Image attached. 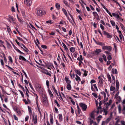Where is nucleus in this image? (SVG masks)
Instances as JSON below:
<instances>
[{
	"mask_svg": "<svg viewBox=\"0 0 125 125\" xmlns=\"http://www.w3.org/2000/svg\"><path fill=\"white\" fill-rule=\"evenodd\" d=\"M105 52L106 53V54H107L108 55L107 57V59L108 61L107 62V65H109V51H105Z\"/></svg>",
	"mask_w": 125,
	"mask_h": 125,
	"instance_id": "obj_13",
	"label": "nucleus"
},
{
	"mask_svg": "<svg viewBox=\"0 0 125 125\" xmlns=\"http://www.w3.org/2000/svg\"><path fill=\"white\" fill-rule=\"evenodd\" d=\"M29 84L30 86V87H31V89L33 91L35 92V90H34V88H33V87H32V85L31 84V83H29Z\"/></svg>",
	"mask_w": 125,
	"mask_h": 125,
	"instance_id": "obj_46",
	"label": "nucleus"
},
{
	"mask_svg": "<svg viewBox=\"0 0 125 125\" xmlns=\"http://www.w3.org/2000/svg\"><path fill=\"white\" fill-rule=\"evenodd\" d=\"M13 117L14 119L16 120H18V118L16 116V115H13Z\"/></svg>",
	"mask_w": 125,
	"mask_h": 125,
	"instance_id": "obj_58",
	"label": "nucleus"
},
{
	"mask_svg": "<svg viewBox=\"0 0 125 125\" xmlns=\"http://www.w3.org/2000/svg\"><path fill=\"white\" fill-rule=\"evenodd\" d=\"M98 79L99 81L98 83V86L100 87H102L103 86V80L102 78L100 76H99L98 77Z\"/></svg>",
	"mask_w": 125,
	"mask_h": 125,
	"instance_id": "obj_6",
	"label": "nucleus"
},
{
	"mask_svg": "<svg viewBox=\"0 0 125 125\" xmlns=\"http://www.w3.org/2000/svg\"><path fill=\"white\" fill-rule=\"evenodd\" d=\"M119 37L120 39L121 40H122V38L124 37L122 34H120V35H119Z\"/></svg>",
	"mask_w": 125,
	"mask_h": 125,
	"instance_id": "obj_60",
	"label": "nucleus"
},
{
	"mask_svg": "<svg viewBox=\"0 0 125 125\" xmlns=\"http://www.w3.org/2000/svg\"><path fill=\"white\" fill-rule=\"evenodd\" d=\"M17 115H21V112L19 111H17Z\"/></svg>",
	"mask_w": 125,
	"mask_h": 125,
	"instance_id": "obj_51",
	"label": "nucleus"
},
{
	"mask_svg": "<svg viewBox=\"0 0 125 125\" xmlns=\"http://www.w3.org/2000/svg\"><path fill=\"white\" fill-rule=\"evenodd\" d=\"M80 106L82 108L83 111H85L87 109V106L86 104L83 103H80L79 104Z\"/></svg>",
	"mask_w": 125,
	"mask_h": 125,
	"instance_id": "obj_7",
	"label": "nucleus"
},
{
	"mask_svg": "<svg viewBox=\"0 0 125 125\" xmlns=\"http://www.w3.org/2000/svg\"><path fill=\"white\" fill-rule=\"evenodd\" d=\"M105 92L103 91L101 92V94L103 95L104 97V104L105 107V108L104 109V114L106 115L107 113V110L109 106V100L108 101V103L106 102L108 100V97L109 95L108 94V91L106 89H105Z\"/></svg>",
	"mask_w": 125,
	"mask_h": 125,
	"instance_id": "obj_1",
	"label": "nucleus"
},
{
	"mask_svg": "<svg viewBox=\"0 0 125 125\" xmlns=\"http://www.w3.org/2000/svg\"><path fill=\"white\" fill-rule=\"evenodd\" d=\"M12 46L14 48V49L16 50L18 52H19V53H20V54H23L24 55L25 54L23 53L22 52H21L20 50H19V49H18L12 43Z\"/></svg>",
	"mask_w": 125,
	"mask_h": 125,
	"instance_id": "obj_9",
	"label": "nucleus"
},
{
	"mask_svg": "<svg viewBox=\"0 0 125 125\" xmlns=\"http://www.w3.org/2000/svg\"><path fill=\"white\" fill-rule=\"evenodd\" d=\"M48 91L50 96L52 98L53 97V94L51 90L50 89H48Z\"/></svg>",
	"mask_w": 125,
	"mask_h": 125,
	"instance_id": "obj_27",
	"label": "nucleus"
},
{
	"mask_svg": "<svg viewBox=\"0 0 125 125\" xmlns=\"http://www.w3.org/2000/svg\"><path fill=\"white\" fill-rule=\"evenodd\" d=\"M19 60H21L22 61H27V62H30L27 60L24 57L21 55L19 56Z\"/></svg>",
	"mask_w": 125,
	"mask_h": 125,
	"instance_id": "obj_12",
	"label": "nucleus"
},
{
	"mask_svg": "<svg viewBox=\"0 0 125 125\" xmlns=\"http://www.w3.org/2000/svg\"><path fill=\"white\" fill-rule=\"evenodd\" d=\"M117 14H116L115 13H112V15L110 13V16H111V17H112V15H113L114 17H115L116 15Z\"/></svg>",
	"mask_w": 125,
	"mask_h": 125,
	"instance_id": "obj_53",
	"label": "nucleus"
},
{
	"mask_svg": "<svg viewBox=\"0 0 125 125\" xmlns=\"http://www.w3.org/2000/svg\"><path fill=\"white\" fill-rule=\"evenodd\" d=\"M67 89L69 90H70L71 89V86L70 84H67Z\"/></svg>",
	"mask_w": 125,
	"mask_h": 125,
	"instance_id": "obj_33",
	"label": "nucleus"
},
{
	"mask_svg": "<svg viewBox=\"0 0 125 125\" xmlns=\"http://www.w3.org/2000/svg\"><path fill=\"white\" fill-rule=\"evenodd\" d=\"M17 38L18 39L21 41L22 42H24V41L20 37H17Z\"/></svg>",
	"mask_w": 125,
	"mask_h": 125,
	"instance_id": "obj_50",
	"label": "nucleus"
},
{
	"mask_svg": "<svg viewBox=\"0 0 125 125\" xmlns=\"http://www.w3.org/2000/svg\"><path fill=\"white\" fill-rule=\"evenodd\" d=\"M100 26L102 30H103L104 29V26L102 24H100Z\"/></svg>",
	"mask_w": 125,
	"mask_h": 125,
	"instance_id": "obj_62",
	"label": "nucleus"
},
{
	"mask_svg": "<svg viewBox=\"0 0 125 125\" xmlns=\"http://www.w3.org/2000/svg\"><path fill=\"white\" fill-rule=\"evenodd\" d=\"M104 35H105L107 36V37L108 38H109V34L106 31H104Z\"/></svg>",
	"mask_w": 125,
	"mask_h": 125,
	"instance_id": "obj_32",
	"label": "nucleus"
},
{
	"mask_svg": "<svg viewBox=\"0 0 125 125\" xmlns=\"http://www.w3.org/2000/svg\"><path fill=\"white\" fill-rule=\"evenodd\" d=\"M7 28L8 33H10L11 32V30L8 26H7Z\"/></svg>",
	"mask_w": 125,
	"mask_h": 125,
	"instance_id": "obj_39",
	"label": "nucleus"
},
{
	"mask_svg": "<svg viewBox=\"0 0 125 125\" xmlns=\"http://www.w3.org/2000/svg\"><path fill=\"white\" fill-rule=\"evenodd\" d=\"M62 44L63 46L64 47L66 51L68 49L66 45L63 43H62Z\"/></svg>",
	"mask_w": 125,
	"mask_h": 125,
	"instance_id": "obj_38",
	"label": "nucleus"
},
{
	"mask_svg": "<svg viewBox=\"0 0 125 125\" xmlns=\"http://www.w3.org/2000/svg\"><path fill=\"white\" fill-rule=\"evenodd\" d=\"M115 119H117V120L115 125H125V122L124 121H120V119L118 118H116Z\"/></svg>",
	"mask_w": 125,
	"mask_h": 125,
	"instance_id": "obj_4",
	"label": "nucleus"
},
{
	"mask_svg": "<svg viewBox=\"0 0 125 125\" xmlns=\"http://www.w3.org/2000/svg\"><path fill=\"white\" fill-rule=\"evenodd\" d=\"M52 88L54 91V92L58 96V95L57 92V91L56 89H55L54 86L53 85L52 86Z\"/></svg>",
	"mask_w": 125,
	"mask_h": 125,
	"instance_id": "obj_26",
	"label": "nucleus"
},
{
	"mask_svg": "<svg viewBox=\"0 0 125 125\" xmlns=\"http://www.w3.org/2000/svg\"><path fill=\"white\" fill-rule=\"evenodd\" d=\"M102 52V50L99 49H96L95 52V54H98Z\"/></svg>",
	"mask_w": 125,
	"mask_h": 125,
	"instance_id": "obj_17",
	"label": "nucleus"
},
{
	"mask_svg": "<svg viewBox=\"0 0 125 125\" xmlns=\"http://www.w3.org/2000/svg\"><path fill=\"white\" fill-rule=\"evenodd\" d=\"M59 121L61 122L62 121V116L61 114H59L58 115Z\"/></svg>",
	"mask_w": 125,
	"mask_h": 125,
	"instance_id": "obj_16",
	"label": "nucleus"
},
{
	"mask_svg": "<svg viewBox=\"0 0 125 125\" xmlns=\"http://www.w3.org/2000/svg\"><path fill=\"white\" fill-rule=\"evenodd\" d=\"M28 111L29 114L30 115H31L32 114L31 108V107H29V106H28Z\"/></svg>",
	"mask_w": 125,
	"mask_h": 125,
	"instance_id": "obj_24",
	"label": "nucleus"
},
{
	"mask_svg": "<svg viewBox=\"0 0 125 125\" xmlns=\"http://www.w3.org/2000/svg\"><path fill=\"white\" fill-rule=\"evenodd\" d=\"M32 120L35 124H36L37 123V118L36 115L35 116H34V115H32Z\"/></svg>",
	"mask_w": 125,
	"mask_h": 125,
	"instance_id": "obj_11",
	"label": "nucleus"
},
{
	"mask_svg": "<svg viewBox=\"0 0 125 125\" xmlns=\"http://www.w3.org/2000/svg\"><path fill=\"white\" fill-rule=\"evenodd\" d=\"M102 48L103 49L105 50H107L108 51L109 50V46H104L102 47Z\"/></svg>",
	"mask_w": 125,
	"mask_h": 125,
	"instance_id": "obj_15",
	"label": "nucleus"
},
{
	"mask_svg": "<svg viewBox=\"0 0 125 125\" xmlns=\"http://www.w3.org/2000/svg\"><path fill=\"white\" fill-rule=\"evenodd\" d=\"M9 18L10 19H11L12 21H14L13 17L10 16H9Z\"/></svg>",
	"mask_w": 125,
	"mask_h": 125,
	"instance_id": "obj_64",
	"label": "nucleus"
},
{
	"mask_svg": "<svg viewBox=\"0 0 125 125\" xmlns=\"http://www.w3.org/2000/svg\"><path fill=\"white\" fill-rule=\"evenodd\" d=\"M36 91L39 93H42L43 91V89L41 87V85L38 83H36L34 86Z\"/></svg>",
	"mask_w": 125,
	"mask_h": 125,
	"instance_id": "obj_2",
	"label": "nucleus"
},
{
	"mask_svg": "<svg viewBox=\"0 0 125 125\" xmlns=\"http://www.w3.org/2000/svg\"><path fill=\"white\" fill-rule=\"evenodd\" d=\"M115 88L113 86H111L110 88V90L111 91H113V93H115Z\"/></svg>",
	"mask_w": 125,
	"mask_h": 125,
	"instance_id": "obj_25",
	"label": "nucleus"
},
{
	"mask_svg": "<svg viewBox=\"0 0 125 125\" xmlns=\"http://www.w3.org/2000/svg\"><path fill=\"white\" fill-rule=\"evenodd\" d=\"M110 22L112 25L113 26H115V21H111Z\"/></svg>",
	"mask_w": 125,
	"mask_h": 125,
	"instance_id": "obj_37",
	"label": "nucleus"
},
{
	"mask_svg": "<svg viewBox=\"0 0 125 125\" xmlns=\"http://www.w3.org/2000/svg\"><path fill=\"white\" fill-rule=\"evenodd\" d=\"M55 7L57 10H59L60 9V5L58 3H57L56 4Z\"/></svg>",
	"mask_w": 125,
	"mask_h": 125,
	"instance_id": "obj_20",
	"label": "nucleus"
},
{
	"mask_svg": "<svg viewBox=\"0 0 125 125\" xmlns=\"http://www.w3.org/2000/svg\"><path fill=\"white\" fill-rule=\"evenodd\" d=\"M54 102L57 105L58 107H59L60 106V105L58 103V102H57V101L56 100H54Z\"/></svg>",
	"mask_w": 125,
	"mask_h": 125,
	"instance_id": "obj_55",
	"label": "nucleus"
},
{
	"mask_svg": "<svg viewBox=\"0 0 125 125\" xmlns=\"http://www.w3.org/2000/svg\"><path fill=\"white\" fill-rule=\"evenodd\" d=\"M29 118V116L28 115H27L26 116L25 119L24 121L25 122H26L28 121Z\"/></svg>",
	"mask_w": 125,
	"mask_h": 125,
	"instance_id": "obj_36",
	"label": "nucleus"
},
{
	"mask_svg": "<svg viewBox=\"0 0 125 125\" xmlns=\"http://www.w3.org/2000/svg\"><path fill=\"white\" fill-rule=\"evenodd\" d=\"M74 71L75 73L77 74L79 76L81 75V72L78 70H75Z\"/></svg>",
	"mask_w": 125,
	"mask_h": 125,
	"instance_id": "obj_19",
	"label": "nucleus"
},
{
	"mask_svg": "<svg viewBox=\"0 0 125 125\" xmlns=\"http://www.w3.org/2000/svg\"><path fill=\"white\" fill-rule=\"evenodd\" d=\"M42 103L45 106L47 105L48 103L46 96L44 94H42Z\"/></svg>",
	"mask_w": 125,
	"mask_h": 125,
	"instance_id": "obj_3",
	"label": "nucleus"
},
{
	"mask_svg": "<svg viewBox=\"0 0 125 125\" xmlns=\"http://www.w3.org/2000/svg\"><path fill=\"white\" fill-rule=\"evenodd\" d=\"M120 26L123 30H125V28L124 26L122 23H121L120 24Z\"/></svg>",
	"mask_w": 125,
	"mask_h": 125,
	"instance_id": "obj_42",
	"label": "nucleus"
},
{
	"mask_svg": "<svg viewBox=\"0 0 125 125\" xmlns=\"http://www.w3.org/2000/svg\"><path fill=\"white\" fill-rule=\"evenodd\" d=\"M76 76L75 78L76 81L79 82L81 81L80 78L77 74L76 75Z\"/></svg>",
	"mask_w": 125,
	"mask_h": 125,
	"instance_id": "obj_18",
	"label": "nucleus"
},
{
	"mask_svg": "<svg viewBox=\"0 0 125 125\" xmlns=\"http://www.w3.org/2000/svg\"><path fill=\"white\" fill-rule=\"evenodd\" d=\"M93 13L94 14V16H98V14L96 12H93Z\"/></svg>",
	"mask_w": 125,
	"mask_h": 125,
	"instance_id": "obj_63",
	"label": "nucleus"
},
{
	"mask_svg": "<svg viewBox=\"0 0 125 125\" xmlns=\"http://www.w3.org/2000/svg\"><path fill=\"white\" fill-rule=\"evenodd\" d=\"M112 72L113 74H116L117 73V71L116 69H112Z\"/></svg>",
	"mask_w": 125,
	"mask_h": 125,
	"instance_id": "obj_28",
	"label": "nucleus"
},
{
	"mask_svg": "<svg viewBox=\"0 0 125 125\" xmlns=\"http://www.w3.org/2000/svg\"><path fill=\"white\" fill-rule=\"evenodd\" d=\"M36 12L37 15L39 16H41L43 15H45L46 14V12L45 11H42L40 10H38Z\"/></svg>",
	"mask_w": 125,
	"mask_h": 125,
	"instance_id": "obj_5",
	"label": "nucleus"
},
{
	"mask_svg": "<svg viewBox=\"0 0 125 125\" xmlns=\"http://www.w3.org/2000/svg\"><path fill=\"white\" fill-rule=\"evenodd\" d=\"M15 42L18 45L21 46V48H22V47L21 45V44H22L21 43H20L18 42L17 40H15Z\"/></svg>",
	"mask_w": 125,
	"mask_h": 125,
	"instance_id": "obj_44",
	"label": "nucleus"
},
{
	"mask_svg": "<svg viewBox=\"0 0 125 125\" xmlns=\"http://www.w3.org/2000/svg\"><path fill=\"white\" fill-rule=\"evenodd\" d=\"M49 82L48 80H47L46 81V84L47 87L49 88Z\"/></svg>",
	"mask_w": 125,
	"mask_h": 125,
	"instance_id": "obj_48",
	"label": "nucleus"
},
{
	"mask_svg": "<svg viewBox=\"0 0 125 125\" xmlns=\"http://www.w3.org/2000/svg\"><path fill=\"white\" fill-rule=\"evenodd\" d=\"M92 95H93L95 98H97V95L96 94L93 93H92Z\"/></svg>",
	"mask_w": 125,
	"mask_h": 125,
	"instance_id": "obj_49",
	"label": "nucleus"
},
{
	"mask_svg": "<svg viewBox=\"0 0 125 125\" xmlns=\"http://www.w3.org/2000/svg\"><path fill=\"white\" fill-rule=\"evenodd\" d=\"M62 11L64 13L65 15L66 16H67L68 15L67 13L66 10H65L64 8H63L62 9Z\"/></svg>",
	"mask_w": 125,
	"mask_h": 125,
	"instance_id": "obj_29",
	"label": "nucleus"
},
{
	"mask_svg": "<svg viewBox=\"0 0 125 125\" xmlns=\"http://www.w3.org/2000/svg\"><path fill=\"white\" fill-rule=\"evenodd\" d=\"M91 89L92 91H98V89L97 87L96 84H91Z\"/></svg>",
	"mask_w": 125,
	"mask_h": 125,
	"instance_id": "obj_8",
	"label": "nucleus"
},
{
	"mask_svg": "<svg viewBox=\"0 0 125 125\" xmlns=\"http://www.w3.org/2000/svg\"><path fill=\"white\" fill-rule=\"evenodd\" d=\"M90 116L92 118L94 119V112H92L90 114Z\"/></svg>",
	"mask_w": 125,
	"mask_h": 125,
	"instance_id": "obj_31",
	"label": "nucleus"
},
{
	"mask_svg": "<svg viewBox=\"0 0 125 125\" xmlns=\"http://www.w3.org/2000/svg\"><path fill=\"white\" fill-rule=\"evenodd\" d=\"M103 57L104 59V61H105L106 62L107 61V59H106V56H105V55H103Z\"/></svg>",
	"mask_w": 125,
	"mask_h": 125,
	"instance_id": "obj_57",
	"label": "nucleus"
},
{
	"mask_svg": "<svg viewBox=\"0 0 125 125\" xmlns=\"http://www.w3.org/2000/svg\"><path fill=\"white\" fill-rule=\"evenodd\" d=\"M90 120V125H91L93 123V120H92L91 118H89Z\"/></svg>",
	"mask_w": 125,
	"mask_h": 125,
	"instance_id": "obj_47",
	"label": "nucleus"
},
{
	"mask_svg": "<svg viewBox=\"0 0 125 125\" xmlns=\"http://www.w3.org/2000/svg\"><path fill=\"white\" fill-rule=\"evenodd\" d=\"M77 60L79 61H82L83 60L82 56L81 55H80L79 57L77 58Z\"/></svg>",
	"mask_w": 125,
	"mask_h": 125,
	"instance_id": "obj_22",
	"label": "nucleus"
},
{
	"mask_svg": "<svg viewBox=\"0 0 125 125\" xmlns=\"http://www.w3.org/2000/svg\"><path fill=\"white\" fill-rule=\"evenodd\" d=\"M115 98H116L117 100V102H116V103H119L121 100V98L120 96L115 97Z\"/></svg>",
	"mask_w": 125,
	"mask_h": 125,
	"instance_id": "obj_23",
	"label": "nucleus"
},
{
	"mask_svg": "<svg viewBox=\"0 0 125 125\" xmlns=\"http://www.w3.org/2000/svg\"><path fill=\"white\" fill-rule=\"evenodd\" d=\"M21 46H23V48L22 47V48L23 50H24V51L26 52H27L28 51V49L23 44H21Z\"/></svg>",
	"mask_w": 125,
	"mask_h": 125,
	"instance_id": "obj_21",
	"label": "nucleus"
},
{
	"mask_svg": "<svg viewBox=\"0 0 125 125\" xmlns=\"http://www.w3.org/2000/svg\"><path fill=\"white\" fill-rule=\"evenodd\" d=\"M95 82L96 81L92 79L91 80L90 82V83L92 84V83H95Z\"/></svg>",
	"mask_w": 125,
	"mask_h": 125,
	"instance_id": "obj_61",
	"label": "nucleus"
},
{
	"mask_svg": "<svg viewBox=\"0 0 125 125\" xmlns=\"http://www.w3.org/2000/svg\"><path fill=\"white\" fill-rule=\"evenodd\" d=\"M24 2L25 4L29 6H31L32 4V1L31 0H26Z\"/></svg>",
	"mask_w": 125,
	"mask_h": 125,
	"instance_id": "obj_10",
	"label": "nucleus"
},
{
	"mask_svg": "<svg viewBox=\"0 0 125 125\" xmlns=\"http://www.w3.org/2000/svg\"><path fill=\"white\" fill-rule=\"evenodd\" d=\"M63 2L64 4L67 7H68L69 8L70 7V4L68 3L67 1L65 0H63Z\"/></svg>",
	"mask_w": 125,
	"mask_h": 125,
	"instance_id": "obj_14",
	"label": "nucleus"
},
{
	"mask_svg": "<svg viewBox=\"0 0 125 125\" xmlns=\"http://www.w3.org/2000/svg\"><path fill=\"white\" fill-rule=\"evenodd\" d=\"M52 21L51 20H50L49 21H46V22L47 23H49L50 24H51L52 23Z\"/></svg>",
	"mask_w": 125,
	"mask_h": 125,
	"instance_id": "obj_52",
	"label": "nucleus"
},
{
	"mask_svg": "<svg viewBox=\"0 0 125 125\" xmlns=\"http://www.w3.org/2000/svg\"><path fill=\"white\" fill-rule=\"evenodd\" d=\"M97 44L98 45H100L102 46V47L104 46V43L101 42H99Z\"/></svg>",
	"mask_w": 125,
	"mask_h": 125,
	"instance_id": "obj_45",
	"label": "nucleus"
},
{
	"mask_svg": "<svg viewBox=\"0 0 125 125\" xmlns=\"http://www.w3.org/2000/svg\"><path fill=\"white\" fill-rule=\"evenodd\" d=\"M3 57L4 58V60L5 61V63H7V59L6 58L4 54Z\"/></svg>",
	"mask_w": 125,
	"mask_h": 125,
	"instance_id": "obj_41",
	"label": "nucleus"
},
{
	"mask_svg": "<svg viewBox=\"0 0 125 125\" xmlns=\"http://www.w3.org/2000/svg\"><path fill=\"white\" fill-rule=\"evenodd\" d=\"M8 59L9 60L10 62H11V63H12L13 62V61L12 58L10 56H8Z\"/></svg>",
	"mask_w": 125,
	"mask_h": 125,
	"instance_id": "obj_40",
	"label": "nucleus"
},
{
	"mask_svg": "<svg viewBox=\"0 0 125 125\" xmlns=\"http://www.w3.org/2000/svg\"><path fill=\"white\" fill-rule=\"evenodd\" d=\"M70 49V51L72 52H74L75 51V48L74 47H71Z\"/></svg>",
	"mask_w": 125,
	"mask_h": 125,
	"instance_id": "obj_34",
	"label": "nucleus"
},
{
	"mask_svg": "<svg viewBox=\"0 0 125 125\" xmlns=\"http://www.w3.org/2000/svg\"><path fill=\"white\" fill-rule=\"evenodd\" d=\"M50 121L51 124H52L53 123V118L52 116H51L50 117Z\"/></svg>",
	"mask_w": 125,
	"mask_h": 125,
	"instance_id": "obj_35",
	"label": "nucleus"
},
{
	"mask_svg": "<svg viewBox=\"0 0 125 125\" xmlns=\"http://www.w3.org/2000/svg\"><path fill=\"white\" fill-rule=\"evenodd\" d=\"M46 74L49 75L50 76H51V71H49V72H45L44 73Z\"/></svg>",
	"mask_w": 125,
	"mask_h": 125,
	"instance_id": "obj_43",
	"label": "nucleus"
},
{
	"mask_svg": "<svg viewBox=\"0 0 125 125\" xmlns=\"http://www.w3.org/2000/svg\"><path fill=\"white\" fill-rule=\"evenodd\" d=\"M23 101L25 103V104H29L28 102L27 101V100H26V99H23Z\"/></svg>",
	"mask_w": 125,
	"mask_h": 125,
	"instance_id": "obj_56",
	"label": "nucleus"
},
{
	"mask_svg": "<svg viewBox=\"0 0 125 125\" xmlns=\"http://www.w3.org/2000/svg\"><path fill=\"white\" fill-rule=\"evenodd\" d=\"M42 47L43 49H46L47 48V47L45 45H42L41 46Z\"/></svg>",
	"mask_w": 125,
	"mask_h": 125,
	"instance_id": "obj_59",
	"label": "nucleus"
},
{
	"mask_svg": "<svg viewBox=\"0 0 125 125\" xmlns=\"http://www.w3.org/2000/svg\"><path fill=\"white\" fill-rule=\"evenodd\" d=\"M106 122L105 121H103L102 125H107L108 123Z\"/></svg>",
	"mask_w": 125,
	"mask_h": 125,
	"instance_id": "obj_54",
	"label": "nucleus"
},
{
	"mask_svg": "<svg viewBox=\"0 0 125 125\" xmlns=\"http://www.w3.org/2000/svg\"><path fill=\"white\" fill-rule=\"evenodd\" d=\"M82 71H84V73L83 74V75H84L85 76H86L87 75V73L88 72L86 71V70H84L83 69H82Z\"/></svg>",
	"mask_w": 125,
	"mask_h": 125,
	"instance_id": "obj_30",
	"label": "nucleus"
}]
</instances>
